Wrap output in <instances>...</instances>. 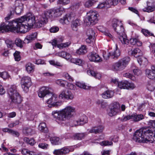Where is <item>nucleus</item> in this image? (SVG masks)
<instances>
[{"instance_id":"obj_1","label":"nucleus","mask_w":155,"mask_h":155,"mask_svg":"<svg viewBox=\"0 0 155 155\" xmlns=\"http://www.w3.org/2000/svg\"><path fill=\"white\" fill-rule=\"evenodd\" d=\"M10 18V15L5 18L6 23H3L0 25V33L10 31L25 33L28 31L29 28L26 24H25V19L23 17L17 19L16 21H7Z\"/></svg>"},{"instance_id":"obj_2","label":"nucleus","mask_w":155,"mask_h":155,"mask_svg":"<svg viewBox=\"0 0 155 155\" xmlns=\"http://www.w3.org/2000/svg\"><path fill=\"white\" fill-rule=\"evenodd\" d=\"M75 108L71 106H67L64 109L58 111H53L52 113L54 118L59 121H62L69 119L74 115Z\"/></svg>"},{"instance_id":"obj_3","label":"nucleus","mask_w":155,"mask_h":155,"mask_svg":"<svg viewBox=\"0 0 155 155\" xmlns=\"http://www.w3.org/2000/svg\"><path fill=\"white\" fill-rule=\"evenodd\" d=\"M154 135L151 130L144 127L135 132L133 139L136 142L147 143L150 140L149 138H152Z\"/></svg>"},{"instance_id":"obj_4","label":"nucleus","mask_w":155,"mask_h":155,"mask_svg":"<svg viewBox=\"0 0 155 155\" xmlns=\"http://www.w3.org/2000/svg\"><path fill=\"white\" fill-rule=\"evenodd\" d=\"M110 22L113 28L119 35L118 38L122 44L128 45L129 40L127 38L124 29L121 22L115 18L112 19Z\"/></svg>"},{"instance_id":"obj_5","label":"nucleus","mask_w":155,"mask_h":155,"mask_svg":"<svg viewBox=\"0 0 155 155\" xmlns=\"http://www.w3.org/2000/svg\"><path fill=\"white\" fill-rule=\"evenodd\" d=\"M130 60V58L128 57L124 58L114 64L112 66L111 69L114 71L123 70L126 67Z\"/></svg>"},{"instance_id":"obj_6","label":"nucleus","mask_w":155,"mask_h":155,"mask_svg":"<svg viewBox=\"0 0 155 155\" xmlns=\"http://www.w3.org/2000/svg\"><path fill=\"white\" fill-rule=\"evenodd\" d=\"M87 22L88 25H92L97 22V17L99 15L97 12L91 10L87 12Z\"/></svg>"},{"instance_id":"obj_7","label":"nucleus","mask_w":155,"mask_h":155,"mask_svg":"<svg viewBox=\"0 0 155 155\" xmlns=\"http://www.w3.org/2000/svg\"><path fill=\"white\" fill-rule=\"evenodd\" d=\"M64 9L63 8H59L57 9H51L45 12V14L48 18L53 19L61 16Z\"/></svg>"},{"instance_id":"obj_8","label":"nucleus","mask_w":155,"mask_h":155,"mask_svg":"<svg viewBox=\"0 0 155 155\" xmlns=\"http://www.w3.org/2000/svg\"><path fill=\"white\" fill-rule=\"evenodd\" d=\"M120 112V106L119 103L114 102L110 104L109 110L108 111V114L110 116H113Z\"/></svg>"},{"instance_id":"obj_9","label":"nucleus","mask_w":155,"mask_h":155,"mask_svg":"<svg viewBox=\"0 0 155 155\" xmlns=\"http://www.w3.org/2000/svg\"><path fill=\"white\" fill-rule=\"evenodd\" d=\"M21 84L23 91L27 92L32 84L31 78L28 76H24L21 78Z\"/></svg>"},{"instance_id":"obj_10","label":"nucleus","mask_w":155,"mask_h":155,"mask_svg":"<svg viewBox=\"0 0 155 155\" xmlns=\"http://www.w3.org/2000/svg\"><path fill=\"white\" fill-rule=\"evenodd\" d=\"M49 95L51 96V98H49L47 101V103L49 105L48 107H58L61 104V103L58 102V98L56 94H52L51 93Z\"/></svg>"},{"instance_id":"obj_11","label":"nucleus","mask_w":155,"mask_h":155,"mask_svg":"<svg viewBox=\"0 0 155 155\" xmlns=\"http://www.w3.org/2000/svg\"><path fill=\"white\" fill-rule=\"evenodd\" d=\"M48 18L45 12L44 14L39 15L35 23V27L40 28L43 26L48 22Z\"/></svg>"},{"instance_id":"obj_12","label":"nucleus","mask_w":155,"mask_h":155,"mask_svg":"<svg viewBox=\"0 0 155 155\" xmlns=\"http://www.w3.org/2000/svg\"><path fill=\"white\" fill-rule=\"evenodd\" d=\"M143 118L144 116L143 115L141 114H137L135 113L125 116L121 120L123 121H125L132 119L134 122H138L143 119Z\"/></svg>"},{"instance_id":"obj_13","label":"nucleus","mask_w":155,"mask_h":155,"mask_svg":"<svg viewBox=\"0 0 155 155\" xmlns=\"http://www.w3.org/2000/svg\"><path fill=\"white\" fill-rule=\"evenodd\" d=\"M74 94L69 90L62 91L59 95V98L68 100H72L74 98Z\"/></svg>"},{"instance_id":"obj_14","label":"nucleus","mask_w":155,"mask_h":155,"mask_svg":"<svg viewBox=\"0 0 155 155\" xmlns=\"http://www.w3.org/2000/svg\"><path fill=\"white\" fill-rule=\"evenodd\" d=\"M22 17L25 18V21L27 22V25L29 28H31L34 25L35 27V18L33 15L29 14L28 15H25Z\"/></svg>"},{"instance_id":"obj_15","label":"nucleus","mask_w":155,"mask_h":155,"mask_svg":"<svg viewBox=\"0 0 155 155\" xmlns=\"http://www.w3.org/2000/svg\"><path fill=\"white\" fill-rule=\"evenodd\" d=\"M118 87L120 89H133L135 87L134 84L127 81H121L118 83Z\"/></svg>"},{"instance_id":"obj_16","label":"nucleus","mask_w":155,"mask_h":155,"mask_svg":"<svg viewBox=\"0 0 155 155\" xmlns=\"http://www.w3.org/2000/svg\"><path fill=\"white\" fill-rule=\"evenodd\" d=\"M9 98L11 100V103L15 104H18L21 103L22 99L19 93L12 95L11 96H9Z\"/></svg>"},{"instance_id":"obj_17","label":"nucleus","mask_w":155,"mask_h":155,"mask_svg":"<svg viewBox=\"0 0 155 155\" xmlns=\"http://www.w3.org/2000/svg\"><path fill=\"white\" fill-rule=\"evenodd\" d=\"M89 59L91 61L100 62L102 61V59L99 55L94 52L90 53L87 55Z\"/></svg>"},{"instance_id":"obj_18","label":"nucleus","mask_w":155,"mask_h":155,"mask_svg":"<svg viewBox=\"0 0 155 155\" xmlns=\"http://www.w3.org/2000/svg\"><path fill=\"white\" fill-rule=\"evenodd\" d=\"M49 88L46 87H43L39 89L38 93V96L41 98H44L46 96L49 95L51 92L49 91Z\"/></svg>"},{"instance_id":"obj_19","label":"nucleus","mask_w":155,"mask_h":155,"mask_svg":"<svg viewBox=\"0 0 155 155\" xmlns=\"http://www.w3.org/2000/svg\"><path fill=\"white\" fill-rule=\"evenodd\" d=\"M7 93L9 96L19 93L17 86L15 85H11L9 87L7 90Z\"/></svg>"},{"instance_id":"obj_20","label":"nucleus","mask_w":155,"mask_h":155,"mask_svg":"<svg viewBox=\"0 0 155 155\" xmlns=\"http://www.w3.org/2000/svg\"><path fill=\"white\" fill-rule=\"evenodd\" d=\"M120 50L118 48L117 45H116L115 50L112 51L109 53L110 58L113 59H117L120 55Z\"/></svg>"},{"instance_id":"obj_21","label":"nucleus","mask_w":155,"mask_h":155,"mask_svg":"<svg viewBox=\"0 0 155 155\" xmlns=\"http://www.w3.org/2000/svg\"><path fill=\"white\" fill-rule=\"evenodd\" d=\"M73 19V17H72L71 14H67L63 18H61L59 21L63 24H68L70 21Z\"/></svg>"},{"instance_id":"obj_22","label":"nucleus","mask_w":155,"mask_h":155,"mask_svg":"<svg viewBox=\"0 0 155 155\" xmlns=\"http://www.w3.org/2000/svg\"><path fill=\"white\" fill-rule=\"evenodd\" d=\"M155 67L153 65L151 67V70L146 69V74L147 77L150 79L155 78Z\"/></svg>"},{"instance_id":"obj_23","label":"nucleus","mask_w":155,"mask_h":155,"mask_svg":"<svg viewBox=\"0 0 155 155\" xmlns=\"http://www.w3.org/2000/svg\"><path fill=\"white\" fill-rule=\"evenodd\" d=\"M138 38V36L137 35L135 36L134 37H133L131 38L130 40V44L132 45H137L138 46H141L142 43V42L140 41Z\"/></svg>"},{"instance_id":"obj_24","label":"nucleus","mask_w":155,"mask_h":155,"mask_svg":"<svg viewBox=\"0 0 155 155\" xmlns=\"http://www.w3.org/2000/svg\"><path fill=\"white\" fill-rule=\"evenodd\" d=\"M103 130V127L102 125H99L97 127H92L89 130V132L90 133L97 134L102 132Z\"/></svg>"},{"instance_id":"obj_25","label":"nucleus","mask_w":155,"mask_h":155,"mask_svg":"<svg viewBox=\"0 0 155 155\" xmlns=\"http://www.w3.org/2000/svg\"><path fill=\"white\" fill-rule=\"evenodd\" d=\"M114 95V92L111 90H107L104 92L102 94V97L104 99H108L113 97Z\"/></svg>"},{"instance_id":"obj_26","label":"nucleus","mask_w":155,"mask_h":155,"mask_svg":"<svg viewBox=\"0 0 155 155\" xmlns=\"http://www.w3.org/2000/svg\"><path fill=\"white\" fill-rule=\"evenodd\" d=\"M131 54L134 57L137 58L143 55V52L138 48H136L131 50Z\"/></svg>"},{"instance_id":"obj_27","label":"nucleus","mask_w":155,"mask_h":155,"mask_svg":"<svg viewBox=\"0 0 155 155\" xmlns=\"http://www.w3.org/2000/svg\"><path fill=\"white\" fill-rule=\"evenodd\" d=\"M131 70L135 75L139 76L141 74V71L136 67L134 64H132L130 67Z\"/></svg>"},{"instance_id":"obj_28","label":"nucleus","mask_w":155,"mask_h":155,"mask_svg":"<svg viewBox=\"0 0 155 155\" xmlns=\"http://www.w3.org/2000/svg\"><path fill=\"white\" fill-rule=\"evenodd\" d=\"M87 72L88 75L93 76L96 78L99 79L101 77V75L100 73H97L91 69L88 70Z\"/></svg>"},{"instance_id":"obj_29","label":"nucleus","mask_w":155,"mask_h":155,"mask_svg":"<svg viewBox=\"0 0 155 155\" xmlns=\"http://www.w3.org/2000/svg\"><path fill=\"white\" fill-rule=\"evenodd\" d=\"M78 120L79 121V125H83L87 122V118L84 114H82L80 116Z\"/></svg>"},{"instance_id":"obj_30","label":"nucleus","mask_w":155,"mask_h":155,"mask_svg":"<svg viewBox=\"0 0 155 155\" xmlns=\"http://www.w3.org/2000/svg\"><path fill=\"white\" fill-rule=\"evenodd\" d=\"M26 70L28 73L34 72L35 69L34 65L32 64L28 63L25 65Z\"/></svg>"},{"instance_id":"obj_31","label":"nucleus","mask_w":155,"mask_h":155,"mask_svg":"<svg viewBox=\"0 0 155 155\" xmlns=\"http://www.w3.org/2000/svg\"><path fill=\"white\" fill-rule=\"evenodd\" d=\"M57 54L58 56L64 58L67 60L70 59L71 58V55L70 54L67 53L65 51L59 52L57 53Z\"/></svg>"},{"instance_id":"obj_32","label":"nucleus","mask_w":155,"mask_h":155,"mask_svg":"<svg viewBox=\"0 0 155 155\" xmlns=\"http://www.w3.org/2000/svg\"><path fill=\"white\" fill-rule=\"evenodd\" d=\"M87 52L86 46L81 45V47L76 51V53L79 55H83Z\"/></svg>"},{"instance_id":"obj_33","label":"nucleus","mask_w":155,"mask_h":155,"mask_svg":"<svg viewBox=\"0 0 155 155\" xmlns=\"http://www.w3.org/2000/svg\"><path fill=\"white\" fill-rule=\"evenodd\" d=\"M86 136L84 133H77L74 134L72 138L74 140H81L84 139Z\"/></svg>"},{"instance_id":"obj_34","label":"nucleus","mask_w":155,"mask_h":155,"mask_svg":"<svg viewBox=\"0 0 155 155\" xmlns=\"http://www.w3.org/2000/svg\"><path fill=\"white\" fill-rule=\"evenodd\" d=\"M137 61L140 65H143L144 66H146L148 64V60L145 58L144 57H142L137 59Z\"/></svg>"},{"instance_id":"obj_35","label":"nucleus","mask_w":155,"mask_h":155,"mask_svg":"<svg viewBox=\"0 0 155 155\" xmlns=\"http://www.w3.org/2000/svg\"><path fill=\"white\" fill-rule=\"evenodd\" d=\"M80 25L79 20L76 19L73 21L71 26L74 31H77L78 30V27Z\"/></svg>"},{"instance_id":"obj_36","label":"nucleus","mask_w":155,"mask_h":155,"mask_svg":"<svg viewBox=\"0 0 155 155\" xmlns=\"http://www.w3.org/2000/svg\"><path fill=\"white\" fill-rule=\"evenodd\" d=\"M104 1L106 2L108 8L112 6H114L117 5L119 0H104Z\"/></svg>"},{"instance_id":"obj_37","label":"nucleus","mask_w":155,"mask_h":155,"mask_svg":"<svg viewBox=\"0 0 155 155\" xmlns=\"http://www.w3.org/2000/svg\"><path fill=\"white\" fill-rule=\"evenodd\" d=\"M39 128L42 132L45 133L48 132V129L45 123H41L39 126Z\"/></svg>"},{"instance_id":"obj_38","label":"nucleus","mask_w":155,"mask_h":155,"mask_svg":"<svg viewBox=\"0 0 155 155\" xmlns=\"http://www.w3.org/2000/svg\"><path fill=\"white\" fill-rule=\"evenodd\" d=\"M61 149L62 155H66L70 151H73L74 150V149L71 150L70 147H64Z\"/></svg>"},{"instance_id":"obj_39","label":"nucleus","mask_w":155,"mask_h":155,"mask_svg":"<svg viewBox=\"0 0 155 155\" xmlns=\"http://www.w3.org/2000/svg\"><path fill=\"white\" fill-rule=\"evenodd\" d=\"M15 43L17 46L20 48H22L25 42L20 38H17L15 40Z\"/></svg>"},{"instance_id":"obj_40","label":"nucleus","mask_w":155,"mask_h":155,"mask_svg":"<svg viewBox=\"0 0 155 155\" xmlns=\"http://www.w3.org/2000/svg\"><path fill=\"white\" fill-rule=\"evenodd\" d=\"M5 42L8 48L11 49L12 48L15 44V42L9 39H7L5 40Z\"/></svg>"},{"instance_id":"obj_41","label":"nucleus","mask_w":155,"mask_h":155,"mask_svg":"<svg viewBox=\"0 0 155 155\" xmlns=\"http://www.w3.org/2000/svg\"><path fill=\"white\" fill-rule=\"evenodd\" d=\"M97 2V0H88L85 2L84 5L86 7L89 8L94 5L95 3Z\"/></svg>"},{"instance_id":"obj_42","label":"nucleus","mask_w":155,"mask_h":155,"mask_svg":"<svg viewBox=\"0 0 155 155\" xmlns=\"http://www.w3.org/2000/svg\"><path fill=\"white\" fill-rule=\"evenodd\" d=\"M50 140L53 145H58L60 143L59 138L56 137H51L50 138Z\"/></svg>"},{"instance_id":"obj_43","label":"nucleus","mask_w":155,"mask_h":155,"mask_svg":"<svg viewBox=\"0 0 155 155\" xmlns=\"http://www.w3.org/2000/svg\"><path fill=\"white\" fill-rule=\"evenodd\" d=\"M62 76L70 82H73L74 80L73 78L67 72H64L63 73Z\"/></svg>"},{"instance_id":"obj_44","label":"nucleus","mask_w":155,"mask_h":155,"mask_svg":"<svg viewBox=\"0 0 155 155\" xmlns=\"http://www.w3.org/2000/svg\"><path fill=\"white\" fill-rule=\"evenodd\" d=\"M24 131V133L30 135L34 134L35 133V130L33 128L30 127L26 128Z\"/></svg>"},{"instance_id":"obj_45","label":"nucleus","mask_w":155,"mask_h":155,"mask_svg":"<svg viewBox=\"0 0 155 155\" xmlns=\"http://www.w3.org/2000/svg\"><path fill=\"white\" fill-rule=\"evenodd\" d=\"M95 33L91 28L88 29L86 32V35L89 38H93L94 36Z\"/></svg>"},{"instance_id":"obj_46","label":"nucleus","mask_w":155,"mask_h":155,"mask_svg":"<svg viewBox=\"0 0 155 155\" xmlns=\"http://www.w3.org/2000/svg\"><path fill=\"white\" fill-rule=\"evenodd\" d=\"M37 35V33L36 32H34L30 35L27 36L26 38L27 40L30 41L36 38Z\"/></svg>"},{"instance_id":"obj_47","label":"nucleus","mask_w":155,"mask_h":155,"mask_svg":"<svg viewBox=\"0 0 155 155\" xmlns=\"http://www.w3.org/2000/svg\"><path fill=\"white\" fill-rule=\"evenodd\" d=\"M24 141L31 146L33 145L35 143V141L33 138L29 139L28 137H25L24 138Z\"/></svg>"},{"instance_id":"obj_48","label":"nucleus","mask_w":155,"mask_h":155,"mask_svg":"<svg viewBox=\"0 0 155 155\" xmlns=\"http://www.w3.org/2000/svg\"><path fill=\"white\" fill-rule=\"evenodd\" d=\"M141 31L143 33V34L145 36H153V37H154V34L150 32L148 30L145 29H142L141 30Z\"/></svg>"},{"instance_id":"obj_49","label":"nucleus","mask_w":155,"mask_h":155,"mask_svg":"<svg viewBox=\"0 0 155 155\" xmlns=\"http://www.w3.org/2000/svg\"><path fill=\"white\" fill-rule=\"evenodd\" d=\"M23 8V5L21 4L18 6H16L15 8V12L17 14L19 15L21 12Z\"/></svg>"},{"instance_id":"obj_50","label":"nucleus","mask_w":155,"mask_h":155,"mask_svg":"<svg viewBox=\"0 0 155 155\" xmlns=\"http://www.w3.org/2000/svg\"><path fill=\"white\" fill-rule=\"evenodd\" d=\"M66 82V81L63 80L62 79H58L56 81V83L57 84L62 87H64Z\"/></svg>"},{"instance_id":"obj_51","label":"nucleus","mask_w":155,"mask_h":155,"mask_svg":"<svg viewBox=\"0 0 155 155\" xmlns=\"http://www.w3.org/2000/svg\"><path fill=\"white\" fill-rule=\"evenodd\" d=\"M10 76L8 73L6 72H0V77L3 78L4 80L8 78Z\"/></svg>"},{"instance_id":"obj_52","label":"nucleus","mask_w":155,"mask_h":155,"mask_svg":"<svg viewBox=\"0 0 155 155\" xmlns=\"http://www.w3.org/2000/svg\"><path fill=\"white\" fill-rule=\"evenodd\" d=\"M147 88L148 90L152 91L154 90L155 87L154 84L152 82H150L147 85Z\"/></svg>"},{"instance_id":"obj_53","label":"nucleus","mask_w":155,"mask_h":155,"mask_svg":"<svg viewBox=\"0 0 155 155\" xmlns=\"http://www.w3.org/2000/svg\"><path fill=\"white\" fill-rule=\"evenodd\" d=\"M20 53V52H19L16 51L14 54V56L15 61H18L20 60L21 57Z\"/></svg>"},{"instance_id":"obj_54","label":"nucleus","mask_w":155,"mask_h":155,"mask_svg":"<svg viewBox=\"0 0 155 155\" xmlns=\"http://www.w3.org/2000/svg\"><path fill=\"white\" fill-rule=\"evenodd\" d=\"M70 2V0H58V4L65 5L69 4Z\"/></svg>"},{"instance_id":"obj_55","label":"nucleus","mask_w":155,"mask_h":155,"mask_svg":"<svg viewBox=\"0 0 155 155\" xmlns=\"http://www.w3.org/2000/svg\"><path fill=\"white\" fill-rule=\"evenodd\" d=\"M38 146L42 149L46 150L48 148L49 145L45 143H41L39 144Z\"/></svg>"},{"instance_id":"obj_56","label":"nucleus","mask_w":155,"mask_h":155,"mask_svg":"<svg viewBox=\"0 0 155 155\" xmlns=\"http://www.w3.org/2000/svg\"><path fill=\"white\" fill-rule=\"evenodd\" d=\"M154 7L149 6L146 8H145L143 9V10L145 12H153L154 10Z\"/></svg>"},{"instance_id":"obj_57","label":"nucleus","mask_w":155,"mask_h":155,"mask_svg":"<svg viewBox=\"0 0 155 155\" xmlns=\"http://www.w3.org/2000/svg\"><path fill=\"white\" fill-rule=\"evenodd\" d=\"M100 144L101 146H106L112 145L113 143L112 141H109L108 140H106L103 141L101 142Z\"/></svg>"},{"instance_id":"obj_58","label":"nucleus","mask_w":155,"mask_h":155,"mask_svg":"<svg viewBox=\"0 0 155 155\" xmlns=\"http://www.w3.org/2000/svg\"><path fill=\"white\" fill-rule=\"evenodd\" d=\"M75 84L76 86L81 88H82L85 89H87V88H86L87 86L85 85L84 83H82L79 82H77Z\"/></svg>"},{"instance_id":"obj_59","label":"nucleus","mask_w":155,"mask_h":155,"mask_svg":"<svg viewBox=\"0 0 155 155\" xmlns=\"http://www.w3.org/2000/svg\"><path fill=\"white\" fill-rule=\"evenodd\" d=\"M105 7L108 8L106 2L104 0V2L100 3L97 8H102Z\"/></svg>"},{"instance_id":"obj_60","label":"nucleus","mask_w":155,"mask_h":155,"mask_svg":"<svg viewBox=\"0 0 155 155\" xmlns=\"http://www.w3.org/2000/svg\"><path fill=\"white\" fill-rule=\"evenodd\" d=\"M148 127L154 129L155 128V120H150L148 122Z\"/></svg>"},{"instance_id":"obj_61","label":"nucleus","mask_w":155,"mask_h":155,"mask_svg":"<svg viewBox=\"0 0 155 155\" xmlns=\"http://www.w3.org/2000/svg\"><path fill=\"white\" fill-rule=\"evenodd\" d=\"M59 30V28L57 27L54 26L52 27L50 29V31L51 32L55 33L58 32Z\"/></svg>"},{"instance_id":"obj_62","label":"nucleus","mask_w":155,"mask_h":155,"mask_svg":"<svg viewBox=\"0 0 155 155\" xmlns=\"http://www.w3.org/2000/svg\"><path fill=\"white\" fill-rule=\"evenodd\" d=\"M50 64L54 66H61L60 63L57 61H55L54 60H51L49 61Z\"/></svg>"},{"instance_id":"obj_63","label":"nucleus","mask_w":155,"mask_h":155,"mask_svg":"<svg viewBox=\"0 0 155 155\" xmlns=\"http://www.w3.org/2000/svg\"><path fill=\"white\" fill-rule=\"evenodd\" d=\"M34 63L37 64H43L44 63V61L41 59H35L34 61Z\"/></svg>"},{"instance_id":"obj_64","label":"nucleus","mask_w":155,"mask_h":155,"mask_svg":"<svg viewBox=\"0 0 155 155\" xmlns=\"http://www.w3.org/2000/svg\"><path fill=\"white\" fill-rule=\"evenodd\" d=\"M30 150L26 149H23L21 151L23 155H28Z\"/></svg>"}]
</instances>
